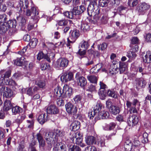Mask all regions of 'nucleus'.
<instances>
[{"label":"nucleus","mask_w":151,"mask_h":151,"mask_svg":"<svg viewBox=\"0 0 151 151\" xmlns=\"http://www.w3.org/2000/svg\"><path fill=\"white\" fill-rule=\"evenodd\" d=\"M68 21L70 22H71V21L66 19L62 20L59 21L58 24V25L60 26H65L67 24Z\"/></svg>","instance_id":"obj_50"},{"label":"nucleus","mask_w":151,"mask_h":151,"mask_svg":"<svg viewBox=\"0 0 151 151\" xmlns=\"http://www.w3.org/2000/svg\"><path fill=\"white\" fill-rule=\"evenodd\" d=\"M85 151H97L96 148L93 146H89L86 147Z\"/></svg>","instance_id":"obj_60"},{"label":"nucleus","mask_w":151,"mask_h":151,"mask_svg":"<svg viewBox=\"0 0 151 151\" xmlns=\"http://www.w3.org/2000/svg\"><path fill=\"white\" fill-rule=\"evenodd\" d=\"M135 82L138 88H144L147 83L145 80L141 78H138L136 79Z\"/></svg>","instance_id":"obj_20"},{"label":"nucleus","mask_w":151,"mask_h":151,"mask_svg":"<svg viewBox=\"0 0 151 151\" xmlns=\"http://www.w3.org/2000/svg\"><path fill=\"white\" fill-rule=\"evenodd\" d=\"M35 84L40 88H43L45 85V82L42 81H40L38 82L36 81Z\"/></svg>","instance_id":"obj_58"},{"label":"nucleus","mask_w":151,"mask_h":151,"mask_svg":"<svg viewBox=\"0 0 151 151\" xmlns=\"http://www.w3.org/2000/svg\"><path fill=\"white\" fill-rule=\"evenodd\" d=\"M36 137L39 143L40 147H44L45 146V142L42 134L39 132L37 133Z\"/></svg>","instance_id":"obj_19"},{"label":"nucleus","mask_w":151,"mask_h":151,"mask_svg":"<svg viewBox=\"0 0 151 151\" xmlns=\"http://www.w3.org/2000/svg\"><path fill=\"white\" fill-rule=\"evenodd\" d=\"M55 132V137L57 136H62L64 134V132L60 131L58 129H56L55 130L53 131Z\"/></svg>","instance_id":"obj_57"},{"label":"nucleus","mask_w":151,"mask_h":151,"mask_svg":"<svg viewBox=\"0 0 151 151\" xmlns=\"http://www.w3.org/2000/svg\"><path fill=\"white\" fill-rule=\"evenodd\" d=\"M9 27L7 23L4 22L0 23V33L5 32L8 29Z\"/></svg>","instance_id":"obj_24"},{"label":"nucleus","mask_w":151,"mask_h":151,"mask_svg":"<svg viewBox=\"0 0 151 151\" xmlns=\"http://www.w3.org/2000/svg\"><path fill=\"white\" fill-rule=\"evenodd\" d=\"M47 116L45 114H42L38 116V121L41 124H42L47 121Z\"/></svg>","instance_id":"obj_26"},{"label":"nucleus","mask_w":151,"mask_h":151,"mask_svg":"<svg viewBox=\"0 0 151 151\" xmlns=\"http://www.w3.org/2000/svg\"><path fill=\"white\" fill-rule=\"evenodd\" d=\"M96 90V88L95 86L91 84L88 86V88L87 90V91L91 92H92L95 91Z\"/></svg>","instance_id":"obj_59"},{"label":"nucleus","mask_w":151,"mask_h":151,"mask_svg":"<svg viewBox=\"0 0 151 151\" xmlns=\"http://www.w3.org/2000/svg\"><path fill=\"white\" fill-rule=\"evenodd\" d=\"M144 62L145 63H149L151 62V52L148 51L147 52L146 55L144 56H142Z\"/></svg>","instance_id":"obj_25"},{"label":"nucleus","mask_w":151,"mask_h":151,"mask_svg":"<svg viewBox=\"0 0 151 151\" xmlns=\"http://www.w3.org/2000/svg\"><path fill=\"white\" fill-rule=\"evenodd\" d=\"M98 93L101 99L104 100L105 99L106 95L104 90H99Z\"/></svg>","instance_id":"obj_54"},{"label":"nucleus","mask_w":151,"mask_h":151,"mask_svg":"<svg viewBox=\"0 0 151 151\" xmlns=\"http://www.w3.org/2000/svg\"><path fill=\"white\" fill-rule=\"evenodd\" d=\"M12 107V105L10 100H6L4 102L3 107V110L7 111L11 109Z\"/></svg>","instance_id":"obj_21"},{"label":"nucleus","mask_w":151,"mask_h":151,"mask_svg":"<svg viewBox=\"0 0 151 151\" xmlns=\"http://www.w3.org/2000/svg\"><path fill=\"white\" fill-rule=\"evenodd\" d=\"M72 12L73 15H78L81 14L78 6L74 7L73 9Z\"/></svg>","instance_id":"obj_49"},{"label":"nucleus","mask_w":151,"mask_h":151,"mask_svg":"<svg viewBox=\"0 0 151 151\" xmlns=\"http://www.w3.org/2000/svg\"><path fill=\"white\" fill-rule=\"evenodd\" d=\"M148 134L146 132H144L142 135V142L143 143H146L148 142Z\"/></svg>","instance_id":"obj_51"},{"label":"nucleus","mask_w":151,"mask_h":151,"mask_svg":"<svg viewBox=\"0 0 151 151\" xmlns=\"http://www.w3.org/2000/svg\"><path fill=\"white\" fill-rule=\"evenodd\" d=\"M71 36L70 37L72 40H70L69 38H67L68 43L67 44V46L70 45V44L73 43L78 38L80 35V32L79 30L77 29H74L70 32Z\"/></svg>","instance_id":"obj_4"},{"label":"nucleus","mask_w":151,"mask_h":151,"mask_svg":"<svg viewBox=\"0 0 151 151\" xmlns=\"http://www.w3.org/2000/svg\"><path fill=\"white\" fill-rule=\"evenodd\" d=\"M109 114L108 112L103 110V109L98 114L99 118L100 119L107 118L109 117Z\"/></svg>","instance_id":"obj_23"},{"label":"nucleus","mask_w":151,"mask_h":151,"mask_svg":"<svg viewBox=\"0 0 151 151\" xmlns=\"http://www.w3.org/2000/svg\"><path fill=\"white\" fill-rule=\"evenodd\" d=\"M145 40L147 42H151V33H147L146 34Z\"/></svg>","instance_id":"obj_64"},{"label":"nucleus","mask_w":151,"mask_h":151,"mask_svg":"<svg viewBox=\"0 0 151 151\" xmlns=\"http://www.w3.org/2000/svg\"><path fill=\"white\" fill-rule=\"evenodd\" d=\"M124 148L126 151H131L133 150L132 143L130 142L128 143L126 142L124 144Z\"/></svg>","instance_id":"obj_44"},{"label":"nucleus","mask_w":151,"mask_h":151,"mask_svg":"<svg viewBox=\"0 0 151 151\" xmlns=\"http://www.w3.org/2000/svg\"><path fill=\"white\" fill-rule=\"evenodd\" d=\"M84 63L86 66L92 65L93 63V62L92 60L89 59L88 58L85 57L84 58Z\"/></svg>","instance_id":"obj_48"},{"label":"nucleus","mask_w":151,"mask_h":151,"mask_svg":"<svg viewBox=\"0 0 151 151\" xmlns=\"http://www.w3.org/2000/svg\"><path fill=\"white\" fill-rule=\"evenodd\" d=\"M53 92L54 97H60L62 95L63 96V91H61V88L59 86H57L54 89Z\"/></svg>","instance_id":"obj_22"},{"label":"nucleus","mask_w":151,"mask_h":151,"mask_svg":"<svg viewBox=\"0 0 151 151\" xmlns=\"http://www.w3.org/2000/svg\"><path fill=\"white\" fill-rule=\"evenodd\" d=\"M73 78V74L71 72H67L65 73L63 76L61 77V78H63V81L67 82L71 81Z\"/></svg>","instance_id":"obj_16"},{"label":"nucleus","mask_w":151,"mask_h":151,"mask_svg":"<svg viewBox=\"0 0 151 151\" xmlns=\"http://www.w3.org/2000/svg\"><path fill=\"white\" fill-rule=\"evenodd\" d=\"M127 69V66L124 63H120L119 64V68L120 73H123Z\"/></svg>","instance_id":"obj_40"},{"label":"nucleus","mask_w":151,"mask_h":151,"mask_svg":"<svg viewBox=\"0 0 151 151\" xmlns=\"http://www.w3.org/2000/svg\"><path fill=\"white\" fill-rule=\"evenodd\" d=\"M44 138L48 146L51 149L52 145L55 142L54 139H56L55 132L53 131H52L46 133L44 136Z\"/></svg>","instance_id":"obj_3"},{"label":"nucleus","mask_w":151,"mask_h":151,"mask_svg":"<svg viewBox=\"0 0 151 151\" xmlns=\"http://www.w3.org/2000/svg\"><path fill=\"white\" fill-rule=\"evenodd\" d=\"M95 138L93 136H89L86 138V142L88 145H92L95 143Z\"/></svg>","instance_id":"obj_28"},{"label":"nucleus","mask_w":151,"mask_h":151,"mask_svg":"<svg viewBox=\"0 0 151 151\" xmlns=\"http://www.w3.org/2000/svg\"><path fill=\"white\" fill-rule=\"evenodd\" d=\"M47 114H57L59 112V110L57 107L54 105H49L46 109Z\"/></svg>","instance_id":"obj_12"},{"label":"nucleus","mask_w":151,"mask_h":151,"mask_svg":"<svg viewBox=\"0 0 151 151\" xmlns=\"http://www.w3.org/2000/svg\"><path fill=\"white\" fill-rule=\"evenodd\" d=\"M80 46L81 48L86 50L89 46V45L88 41L83 40L80 43Z\"/></svg>","instance_id":"obj_41"},{"label":"nucleus","mask_w":151,"mask_h":151,"mask_svg":"<svg viewBox=\"0 0 151 151\" xmlns=\"http://www.w3.org/2000/svg\"><path fill=\"white\" fill-rule=\"evenodd\" d=\"M34 66V64L32 62L29 63L26 60H24L23 67L27 69H32Z\"/></svg>","instance_id":"obj_30"},{"label":"nucleus","mask_w":151,"mask_h":151,"mask_svg":"<svg viewBox=\"0 0 151 151\" xmlns=\"http://www.w3.org/2000/svg\"><path fill=\"white\" fill-rule=\"evenodd\" d=\"M34 121L32 119L27 121L26 125L27 127L29 129H33L34 127Z\"/></svg>","instance_id":"obj_43"},{"label":"nucleus","mask_w":151,"mask_h":151,"mask_svg":"<svg viewBox=\"0 0 151 151\" xmlns=\"http://www.w3.org/2000/svg\"><path fill=\"white\" fill-rule=\"evenodd\" d=\"M95 0L94 2H90L87 8V12L89 16H93L94 19L96 22L99 20L100 15V9L97 6L96 1Z\"/></svg>","instance_id":"obj_2"},{"label":"nucleus","mask_w":151,"mask_h":151,"mask_svg":"<svg viewBox=\"0 0 151 151\" xmlns=\"http://www.w3.org/2000/svg\"><path fill=\"white\" fill-rule=\"evenodd\" d=\"M6 19V15L4 14L0 15V23L5 22Z\"/></svg>","instance_id":"obj_62"},{"label":"nucleus","mask_w":151,"mask_h":151,"mask_svg":"<svg viewBox=\"0 0 151 151\" xmlns=\"http://www.w3.org/2000/svg\"><path fill=\"white\" fill-rule=\"evenodd\" d=\"M17 20L19 22L20 25L22 27L24 26L26 24V20L24 17L19 16L17 18Z\"/></svg>","instance_id":"obj_33"},{"label":"nucleus","mask_w":151,"mask_h":151,"mask_svg":"<svg viewBox=\"0 0 151 151\" xmlns=\"http://www.w3.org/2000/svg\"><path fill=\"white\" fill-rule=\"evenodd\" d=\"M83 138L79 137L76 138V144L79 145L81 147H84L86 146L85 144L82 143Z\"/></svg>","instance_id":"obj_38"},{"label":"nucleus","mask_w":151,"mask_h":151,"mask_svg":"<svg viewBox=\"0 0 151 151\" xmlns=\"http://www.w3.org/2000/svg\"><path fill=\"white\" fill-rule=\"evenodd\" d=\"M100 88L99 90L104 91L106 88H107V86L102 82L100 81L99 83Z\"/></svg>","instance_id":"obj_61"},{"label":"nucleus","mask_w":151,"mask_h":151,"mask_svg":"<svg viewBox=\"0 0 151 151\" xmlns=\"http://www.w3.org/2000/svg\"><path fill=\"white\" fill-rule=\"evenodd\" d=\"M65 108L68 113L75 114L77 112V108L71 103L68 102L65 105Z\"/></svg>","instance_id":"obj_5"},{"label":"nucleus","mask_w":151,"mask_h":151,"mask_svg":"<svg viewBox=\"0 0 151 151\" xmlns=\"http://www.w3.org/2000/svg\"><path fill=\"white\" fill-rule=\"evenodd\" d=\"M38 42V40L35 38H33L31 39L29 43V45L32 48H35Z\"/></svg>","instance_id":"obj_42"},{"label":"nucleus","mask_w":151,"mask_h":151,"mask_svg":"<svg viewBox=\"0 0 151 151\" xmlns=\"http://www.w3.org/2000/svg\"><path fill=\"white\" fill-rule=\"evenodd\" d=\"M138 2V0H129L128 4L131 7H134L135 6Z\"/></svg>","instance_id":"obj_45"},{"label":"nucleus","mask_w":151,"mask_h":151,"mask_svg":"<svg viewBox=\"0 0 151 151\" xmlns=\"http://www.w3.org/2000/svg\"><path fill=\"white\" fill-rule=\"evenodd\" d=\"M68 62V60L67 59L64 58H61L57 60V63L58 66L65 67L67 66Z\"/></svg>","instance_id":"obj_15"},{"label":"nucleus","mask_w":151,"mask_h":151,"mask_svg":"<svg viewBox=\"0 0 151 151\" xmlns=\"http://www.w3.org/2000/svg\"><path fill=\"white\" fill-rule=\"evenodd\" d=\"M133 150L134 151H139L140 142L138 139V137L135 136L134 137L133 141L132 143Z\"/></svg>","instance_id":"obj_13"},{"label":"nucleus","mask_w":151,"mask_h":151,"mask_svg":"<svg viewBox=\"0 0 151 151\" xmlns=\"http://www.w3.org/2000/svg\"><path fill=\"white\" fill-rule=\"evenodd\" d=\"M69 150L70 151H81V149L79 146L73 144L68 146Z\"/></svg>","instance_id":"obj_31"},{"label":"nucleus","mask_w":151,"mask_h":151,"mask_svg":"<svg viewBox=\"0 0 151 151\" xmlns=\"http://www.w3.org/2000/svg\"><path fill=\"white\" fill-rule=\"evenodd\" d=\"M80 123L78 121H75L72 123L70 125V129L73 131L78 130L80 127Z\"/></svg>","instance_id":"obj_18"},{"label":"nucleus","mask_w":151,"mask_h":151,"mask_svg":"<svg viewBox=\"0 0 151 151\" xmlns=\"http://www.w3.org/2000/svg\"><path fill=\"white\" fill-rule=\"evenodd\" d=\"M39 90V88L37 86H34L33 88L30 87L28 88H23L22 91L23 92L25 91V93L29 96H32Z\"/></svg>","instance_id":"obj_14"},{"label":"nucleus","mask_w":151,"mask_h":151,"mask_svg":"<svg viewBox=\"0 0 151 151\" xmlns=\"http://www.w3.org/2000/svg\"><path fill=\"white\" fill-rule=\"evenodd\" d=\"M75 78L78 85L81 87H84L86 85L87 81L86 78L83 76H80L78 73L76 74Z\"/></svg>","instance_id":"obj_7"},{"label":"nucleus","mask_w":151,"mask_h":151,"mask_svg":"<svg viewBox=\"0 0 151 151\" xmlns=\"http://www.w3.org/2000/svg\"><path fill=\"white\" fill-rule=\"evenodd\" d=\"M109 111L112 114L114 115L119 113L120 111L119 108L118 107L113 105L110 106Z\"/></svg>","instance_id":"obj_29"},{"label":"nucleus","mask_w":151,"mask_h":151,"mask_svg":"<svg viewBox=\"0 0 151 151\" xmlns=\"http://www.w3.org/2000/svg\"><path fill=\"white\" fill-rule=\"evenodd\" d=\"M103 109L102 108V104L101 103H98L94 107L93 110L94 112H95V113H99Z\"/></svg>","instance_id":"obj_32"},{"label":"nucleus","mask_w":151,"mask_h":151,"mask_svg":"<svg viewBox=\"0 0 151 151\" xmlns=\"http://www.w3.org/2000/svg\"><path fill=\"white\" fill-rule=\"evenodd\" d=\"M5 83L6 85L12 86H14L16 84L15 81L11 79H7Z\"/></svg>","instance_id":"obj_52"},{"label":"nucleus","mask_w":151,"mask_h":151,"mask_svg":"<svg viewBox=\"0 0 151 151\" xmlns=\"http://www.w3.org/2000/svg\"><path fill=\"white\" fill-rule=\"evenodd\" d=\"M118 69L116 66L112 65L109 70V73L112 75L116 74L118 72Z\"/></svg>","instance_id":"obj_37"},{"label":"nucleus","mask_w":151,"mask_h":151,"mask_svg":"<svg viewBox=\"0 0 151 151\" xmlns=\"http://www.w3.org/2000/svg\"><path fill=\"white\" fill-rule=\"evenodd\" d=\"M1 91L3 93V96L4 97L9 98L12 96L13 91L9 88L4 86H2L1 88Z\"/></svg>","instance_id":"obj_8"},{"label":"nucleus","mask_w":151,"mask_h":151,"mask_svg":"<svg viewBox=\"0 0 151 151\" xmlns=\"http://www.w3.org/2000/svg\"><path fill=\"white\" fill-rule=\"evenodd\" d=\"M137 105H138L139 107L140 105L139 102L137 99H134L132 102V107L129 110L131 114L132 113V111L133 113H137V110L136 108V106Z\"/></svg>","instance_id":"obj_17"},{"label":"nucleus","mask_w":151,"mask_h":151,"mask_svg":"<svg viewBox=\"0 0 151 151\" xmlns=\"http://www.w3.org/2000/svg\"><path fill=\"white\" fill-rule=\"evenodd\" d=\"M53 151H67L66 145L62 142H57L53 148Z\"/></svg>","instance_id":"obj_10"},{"label":"nucleus","mask_w":151,"mask_h":151,"mask_svg":"<svg viewBox=\"0 0 151 151\" xmlns=\"http://www.w3.org/2000/svg\"><path fill=\"white\" fill-rule=\"evenodd\" d=\"M81 30L83 32L88 31L90 29V26L87 23H82L81 25Z\"/></svg>","instance_id":"obj_34"},{"label":"nucleus","mask_w":151,"mask_h":151,"mask_svg":"<svg viewBox=\"0 0 151 151\" xmlns=\"http://www.w3.org/2000/svg\"><path fill=\"white\" fill-rule=\"evenodd\" d=\"M45 55L42 52H40L37 55V59L39 60L44 58Z\"/></svg>","instance_id":"obj_63"},{"label":"nucleus","mask_w":151,"mask_h":151,"mask_svg":"<svg viewBox=\"0 0 151 151\" xmlns=\"http://www.w3.org/2000/svg\"><path fill=\"white\" fill-rule=\"evenodd\" d=\"M21 108L19 106H16L12 108V111L13 114L15 115L19 113L20 111Z\"/></svg>","instance_id":"obj_46"},{"label":"nucleus","mask_w":151,"mask_h":151,"mask_svg":"<svg viewBox=\"0 0 151 151\" xmlns=\"http://www.w3.org/2000/svg\"><path fill=\"white\" fill-rule=\"evenodd\" d=\"M64 15L67 18L72 19L73 17V14L72 12L67 11L63 13Z\"/></svg>","instance_id":"obj_55"},{"label":"nucleus","mask_w":151,"mask_h":151,"mask_svg":"<svg viewBox=\"0 0 151 151\" xmlns=\"http://www.w3.org/2000/svg\"><path fill=\"white\" fill-rule=\"evenodd\" d=\"M19 4L22 9H27L26 15L28 16H31V18L34 22L37 23L40 18L37 8L33 6L31 7L30 10L27 9L29 5L28 0H20Z\"/></svg>","instance_id":"obj_1"},{"label":"nucleus","mask_w":151,"mask_h":151,"mask_svg":"<svg viewBox=\"0 0 151 151\" xmlns=\"http://www.w3.org/2000/svg\"><path fill=\"white\" fill-rule=\"evenodd\" d=\"M88 79L91 83L96 84L98 80L97 77L94 76L90 75L87 76Z\"/></svg>","instance_id":"obj_36"},{"label":"nucleus","mask_w":151,"mask_h":151,"mask_svg":"<svg viewBox=\"0 0 151 151\" xmlns=\"http://www.w3.org/2000/svg\"><path fill=\"white\" fill-rule=\"evenodd\" d=\"M150 5L145 2L140 4L137 7V10L140 14H143L149 9Z\"/></svg>","instance_id":"obj_6"},{"label":"nucleus","mask_w":151,"mask_h":151,"mask_svg":"<svg viewBox=\"0 0 151 151\" xmlns=\"http://www.w3.org/2000/svg\"><path fill=\"white\" fill-rule=\"evenodd\" d=\"M9 27L15 28L17 25L16 21L15 20H10L8 23Z\"/></svg>","instance_id":"obj_47"},{"label":"nucleus","mask_w":151,"mask_h":151,"mask_svg":"<svg viewBox=\"0 0 151 151\" xmlns=\"http://www.w3.org/2000/svg\"><path fill=\"white\" fill-rule=\"evenodd\" d=\"M127 56L130 59H134L136 56V55L134 52L132 51L128 52Z\"/></svg>","instance_id":"obj_56"},{"label":"nucleus","mask_w":151,"mask_h":151,"mask_svg":"<svg viewBox=\"0 0 151 151\" xmlns=\"http://www.w3.org/2000/svg\"><path fill=\"white\" fill-rule=\"evenodd\" d=\"M24 60H26L24 57L17 58L14 61V63L15 65L20 66H23Z\"/></svg>","instance_id":"obj_27"},{"label":"nucleus","mask_w":151,"mask_h":151,"mask_svg":"<svg viewBox=\"0 0 151 151\" xmlns=\"http://www.w3.org/2000/svg\"><path fill=\"white\" fill-rule=\"evenodd\" d=\"M109 3V0H99V5L102 6H106Z\"/></svg>","instance_id":"obj_53"},{"label":"nucleus","mask_w":151,"mask_h":151,"mask_svg":"<svg viewBox=\"0 0 151 151\" xmlns=\"http://www.w3.org/2000/svg\"><path fill=\"white\" fill-rule=\"evenodd\" d=\"M116 125V124L115 123L111 122L109 124L106 125L104 129L106 130H112L115 127Z\"/></svg>","instance_id":"obj_39"},{"label":"nucleus","mask_w":151,"mask_h":151,"mask_svg":"<svg viewBox=\"0 0 151 151\" xmlns=\"http://www.w3.org/2000/svg\"><path fill=\"white\" fill-rule=\"evenodd\" d=\"M107 93L108 95L109 96L114 99H118V95L115 93L114 91L109 89L107 90Z\"/></svg>","instance_id":"obj_35"},{"label":"nucleus","mask_w":151,"mask_h":151,"mask_svg":"<svg viewBox=\"0 0 151 151\" xmlns=\"http://www.w3.org/2000/svg\"><path fill=\"white\" fill-rule=\"evenodd\" d=\"M127 122L129 126L133 127L137 124L138 122V118L136 116L133 115L129 116L128 118Z\"/></svg>","instance_id":"obj_11"},{"label":"nucleus","mask_w":151,"mask_h":151,"mask_svg":"<svg viewBox=\"0 0 151 151\" xmlns=\"http://www.w3.org/2000/svg\"><path fill=\"white\" fill-rule=\"evenodd\" d=\"M63 97L64 96L70 97L73 93L72 88L67 85H65L63 87Z\"/></svg>","instance_id":"obj_9"}]
</instances>
